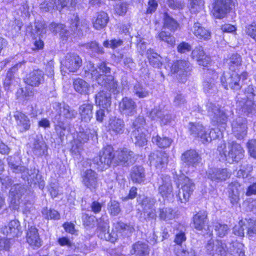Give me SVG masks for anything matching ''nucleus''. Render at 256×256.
<instances>
[{
  "instance_id": "nucleus-47",
  "label": "nucleus",
  "mask_w": 256,
  "mask_h": 256,
  "mask_svg": "<svg viewBox=\"0 0 256 256\" xmlns=\"http://www.w3.org/2000/svg\"><path fill=\"white\" fill-rule=\"evenodd\" d=\"M158 218L160 220L168 221L175 218L176 212L170 207L160 208L158 210Z\"/></svg>"
},
{
  "instance_id": "nucleus-8",
  "label": "nucleus",
  "mask_w": 256,
  "mask_h": 256,
  "mask_svg": "<svg viewBox=\"0 0 256 256\" xmlns=\"http://www.w3.org/2000/svg\"><path fill=\"white\" fill-rule=\"evenodd\" d=\"M92 76H94V80L96 81L98 84L103 86L108 90L114 93H116L118 90V82L114 80L113 76L111 75H103L98 74L96 70H93L92 73Z\"/></svg>"
},
{
  "instance_id": "nucleus-42",
  "label": "nucleus",
  "mask_w": 256,
  "mask_h": 256,
  "mask_svg": "<svg viewBox=\"0 0 256 256\" xmlns=\"http://www.w3.org/2000/svg\"><path fill=\"white\" fill-rule=\"evenodd\" d=\"M52 121L54 124L55 130L60 138L62 140L66 132V126L60 116H54Z\"/></svg>"
},
{
  "instance_id": "nucleus-17",
  "label": "nucleus",
  "mask_w": 256,
  "mask_h": 256,
  "mask_svg": "<svg viewBox=\"0 0 256 256\" xmlns=\"http://www.w3.org/2000/svg\"><path fill=\"white\" fill-rule=\"evenodd\" d=\"M44 81V74L40 70H34L28 74L24 78V82L32 87H38Z\"/></svg>"
},
{
  "instance_id": "nucleus-54",
  "label": "nucleus",
  "mask_w": 256,
  "mask_h": 256,
  "mask_svg": "<svg viewBox=\"0 0 256 256\" xmlns=\"http://www.w3.org/2000/svg\"><path fill=\"white\" fill-rule=\"evenodd\" d=\"M34 90L30 86H26L24 88H21L18 91V94H19L18 98L26 102L30 100L34 95Z\"/></svg>"
},
{
  "instance_id": "nucleus-1",
  "label": "nucleus",
  "mask_w": 256,
  "mask_h": 256,
  "mask_svg": "<svg viewBox=\"0 0 256 256\" xmlns=\"http://www.w3.org/2000/svg\"><path fill=\"white\" fill-rule=\"evenodd\" d=\"M6 160L9 169L13 173L21 174V178L24 180L34 184H38L40 188H44V181L42 180V176L38 174V170L35 168L28 170L22 165L21 158L16 155L8 156Z\"/></svg>"
},
{
  "instance_id": "nucleus-7",
  "label": "nucleus",
  "mask_w": 256,
  "mask_h": 256,
  "mask_svg": "<svg viewBox=\"0 0 256 256\" xmlns=\"http://www.w3.org/2000/svg\"><path fill=\"white\" fill-rule=\"evenodd\" d=\"M220 81L224 87L234 90H240L242 86L240 76L235 72H225L221 76Z\"/></svg>"
},
{
  "instance_id": "nucleus-23",
  "label": "nucleus",
  "mask_w": 256,
  "mask_h": 256,
  "mask_svg": "<svg viewBox=\"0 0 256 256\" xmlns=\"http://www.w3.org/2000/svg\"><path fill=\"white\" fill-rule=\"evenodd\" d=\"M181 160L189 166L196 167L201 162L202 158L195 150H190L182 154Z\"/></svg>"
},
{
  "instance_id": "nucleus-28",
  "label": "nucleus",
  "mask_w": 256,
  "mask_h": 256,
  "mask_svg": "<svg viewBox=\"0 0 256 256\" xmlns=\"http://www.w3.org/2000/svg\"><path fill=\"white\" fill-rule=\"evenodd\" d=\"M148 116L152 120L160 121L166 124L170 121L171 116L166 110H162L160 108H154L148 113Z\"/></svg>"
},
{
  "instance_id": "nucleus-25",
  "label": "nucleus",
  "mask_w": 256,
  "mask_h": 256,
  "mask_svg": "<svg viewBox=\"0 0 256 256\" xmlns=\"http://www.w3.org/2000/svg\"><path fill=\"white\" fill-rule=\"evenodd\" d=\"M13 117L16 122V126L20 132H26L30 129V120L25 114L16 111L14 113Z\"/></svg>"
},
{
  "instance_id": "nucleus-58",
  "label": "nucleus",
  "mask_w": 256,
  "mask_h": 256,
  "mask_svg": "<svg viewBox=\"0 0 256 256\" xmlns=\"http://www.w3.org/2000/svg\"><path fill=\"white\" fill-rule=\"evenodd\" d=\"M214 229L216 232V235L220 238H223L228 234L229 228L227 224L216 223L214 225Z\"/></svg>"
},
{
  "instance_id": "nucleus-61",
  "label": "nucleus",
  "mask_w": 256,
  "mask_h": 256,
  "mask_svg": "<svg viewBox=\"0 0 256 256\" xmlns=\"http://www.w3.org/2000/svg\"><path fill=\"white\" fill-rule=\"evenodd\" d=\"M42 214L44 216V218L46 219L58 220L60 218V214L58 212L54 209L48 208H43Z\"/></svg>"
},
{
  "instance_id": "nucleus-9",
  "label": "nucleus",
  "mask_w": 256,
  "mask_h": 256,
  "mask_svg": "<svg viewBox=\"0 0 256 256\" xmlns=\"http://www.w3.org/2000/svg\"><path fill=\"white\" fill-rule=\"evenodd\" d=\"M134 152L126 148L118 149L116 152L114 164L127 166L134 163L136 159Z\"/></svg>"
},
{
  "instance_id": "nucleus-62",
  "label": "nucleus",
  "mask_w": 256,
  "mask_h": 256,
  "mask_svg": "<svg viewBox=\"0 0 256 256\" xmlns=\"http://www.w3.org/2000/svg\"><path fill=\"white\" fill-rule=\"evenodd\" d=\"M206 252L212 256H216L217 250V240L212 238L208 241L205 246Z\"/></svg>"
},
{
  "instance_id": "nucleus-51",
  "label": "nucleus",
  "mask_w": 256,
  "mask_h": 256,
  "mask_svg": "<svg viewBox=\"0 0 256 256\" xmlns=\"http://www.w3.org/2000/svg\"><path fill=\"white\" fill-rule=\"evenodd\" d=\"M56 10L61 11L64 9L68 10H72L76 6L78 2L77 0H56Z\"/></svg>"
},
{
  "instance_id": "nucleus-27",
  "label": "nucleus",
  "mask_w": 256,
  "mask_h": 256,
  "mask_svg": "<svg viewBox=\"0 0 256 256\" xmlns=\"http://www.w3.org/2000/svg\"><path fill=\"white\" fill-rule=\"evenodd\" d=\"M149 160L151 164L158 168H163L168 162V156L162 151H156L149 156Z\"/></svg>"
},
{
  "instance_id": "nucleus-16",
  "label": "nucleus",
  "mask_w": 256,
  "mask_h": 256,
  "mask_svg": "<svg viewBox=\"0 0 256 256\" xmlns=\"http://www.w3.org/2000/svg\"><path fill=\"white\" fill-rule=\"evenodd\" d=\"M82 184L91 190L96 188L98 186V174L91 168L83 170L81 173Z\"/></svg>"
},
{
  "instance_id": "nucleus-32",
  "label": "nucleus",
  "mask_w": 256,
  "mask_h": 256,
  "mask_svg": "<svg viewBox=\"0 0 256 256\" xmlns=\"http://www.w3.org/2000/svg\"><path fill=\"white\" fill-rule=\"evenodd\" d=\"M33 154L37 156H41L46 155L48 147L42 138H40L38 136L34 140L31 146Z\"/></svg>"
},
{
  "instance_id": "nucleus-21",
  "label": "nucleus",
  "mask_w": 256,
  "mask_h": 256,
  "mask_svg": "<svg viewBox=\"0 0 256 256\" xmlns=\"http://www.w3.org/2000/svg\"><path fill=\"white\" fill-rule=\"evenodd\" d=\"M208 213L206 210H200L193 216V226L198 230L208 228Z\"/></svg>"
},
{
  "instance_id": "nucleus-46",
  "label": "nucleus",
  "mask_w": 256,
  "mask_h": 256,
  "mask_svg": "<svg viewBox=\"0 0 256 256\" xmlns=\"http://www.w3.org/2000/svg\"><path fill=\"white\" fill-rule=\"evenodd\" d=\"M241 56L238 54H233L225 61V65L230 70L234 72L236 68L241 64Z\"/></svg>"
},
{
  "instance_id": "nucleus-14",
  "label": "nucleus",
  "mask_w": 256,
  "mask_h": 256,
  "mask_svg": "<svg viewBox=\"0 0 256 256\" xmlns=\"http://www.w3.org/2000/svg\"><path fill=\"white\" fill-rule=\"evenodd\" d=\"M248 121L246 118L238 116L232 122V131L237 139L242 140L247 134Z\"/></svg>"
},
{
  "instance_id": "nucleus-39",
  "label": "nucleus",
  "mask_w": 256,
  "mask_h": 256,
  "mask_svg": "<svg viewBox=\"0 0 256 256\" xmlns=\"http://www.w3.org/2000/svg\"><path fill=\"white\" fill-rule=\"evenodd\" d=\"M109 128L116 134H122L125 130V124L124 120L114 117L110 120Z\"/></svg>"
},
{
  "instance_id": "nucleus-60",
  "label": "nucleus",
  "mask_w": 256,
  "mask_h": 256,
  "mask_svg": "<svg viewBox=\"0 0 256 256\" xmlns=\"http://www.w3.org/2000/svg\"><path fill=\"white\" fill-rule=\"evenodd\" d=\"M108 210L110 215L118 216L121 211L120 204L116 200H111L108 204Z\"/></svg>"
},
{
  "instance_id": "nucleus-35",
  "label": "nucleus",
  "mask_w": 256,
  "mask_h": 256,
  "mask_svg": "<svg viewBox=\"0 0 256 256\" xmlns=\"http://www.w3.org/2000/svg\"><path fill=\"white\" fill-rule=\"evenodd\" d=\"M108 21L109 17L107 13L104 11L100 12L93 18V26L95 29L100 30L107 26Z\"/></svg>"
},
{
  "instance_id": "nucleus-49",
  "label": "nucleus",
  "mask_w": 256,
  "mask_h": 256,
  "mask_svg": "<svg viewBox=\"0 0 256 256\" xmlns=\"http://www.w3.org/2000/svg\"><path fill=\"white\" fill-rule=\"evenodd\" d=\"M237 104L240 107L242 110L246 114H252L255 112L254 108V103L252 100L247 98H242L241 100H238Z\"/></svg>"
},
{
  "instance_id": "nucleus-55",
  "label": "nucleus",
  "mask_w": 256,
  "mask_h": 256,
  "mask_svg": "<svg viewBox=\"0 0 256 256\" xmlns=\"http://www.w3.org/2000/svg\"><path fill=\"white\" fill-rule=\"evenodd\" d=\"M50 30L56 33H60L62 36H68L70 32L66 29V27L62 24L52 22L50 26Z\"/></svg>"
},
{
  "instance_id": "nucleus-37",
  "label": "nucleus",
  "mask_w": 256,
  "mask_h": 256,
  "mask_svg": "<svg viewBox=\"0 0 256 256\" xmlns=\"http://www.w3.org/2000/svg\"><path fill=\"white\" fill-rule=\"evenodd\" d=\"M132 180L135 183L140 184L145 180V172L144 168L140 166H134L130 172Z\"/></svg>"
},
{
  "instance_id": "nucleus-29",
  "label": "nucleus",
  "mask_w": 256,
  "mask_h": 256,
  "mask_svg": "<svg viewBox=\"0 0 256 256\" xmlns=\"http://www.w3.org/2000/svg\"><path fill=\"white\" fill-rule=\"evenodd\" d=\"M243 188L237 182H231L229 185L228 198L232 205L237 204L240 200V194Z\"/></svg>"
},
{
  "instance_id": "nucleus-5",
  "label": "nucleus",
  "mask_w": 256,
  "mask_h": 256,
  "mask_svg": "<svg viewBox=\"0 0 256 256\" xmlns=\"http://www.w3.org/2000/svg\"><path fill=\"white\" fill-rule=\"evenodd\" d=\"M206 107L214 124H225L228 121V116L224 108H221L215 103L208 102Z\"/></svg>"
},
{
  "instance_id": "nucleus-11",
  "label": "nucleus",
  "mask_w": 256,
  "mask_h": 256,
  "mask_svg": "<svg viewBox=\"0 0 256 256\" xmlns=\"http://www.w3.org/2000/svg\"><path fill=\"white\" fill-rule=\"evenodd\" d=\"M82 60L76 54L69 52L66 54L64 59L62 62V70L75 72L82 66Z\"/></svg>"
},
{
  "instance_id": "nucleus-33",
  "label": "nucleus",
  "mask_w": 256,
  "mask_h": 256,
  "mask_svg": "<svg viewBox=\"0 0 256 256\" xmlns=\"http://www.w3.org/2000/svg\"><path fill=\"white\" fill-rule=\"evenodd\" d=\"M150 251V248L146 243L138 241L132 245L130 252L135 256H149Z\"/></svg>"
},
{
  "instance_id": "nucleus-52",
  "label": "nucleus",
  "mask_w": 256,
  "mask_h": 256,
  "mask_svg": "<svg viewBox=\"0 0 256 256\" xmlns=\"http://www.w3.org/2000/svg\"><path fill=\"white\" fill-rule=\"evenodd\" d=\"M230 247L232 254L234 256H246L244 245L238 241L232 242Z\"/></svg>"
},
{
  "instance_id": "nucleus-26",
  "label": "nucleus",
  "mask_w": 256,
  "mask_h": 256,
  "mask_svg": "<svg viewBox=\"0 0 256 256\" xmlns=\"http://www.w3.org/2000/svg\"><path fill=\"white\" fill-rule=\"evenodd\" d=\"M26 242L33 248H38L42 246L38 230L34 226L28 228L26 232Z\"/></svg>"
},
{
  "instance_id": "nucleus-20",
  "label": "nucleus",
  "mask_w": 256,
  "mask_h": 256,
  "mask_svg": "<svg viewBox=\"0 0 256 256\" xmlns=\"http://www.w3.org/2000/svg\"><path fill=\"white\" fill-rule=\"evenodd\" d=\"M218 78V74L216 71L208 70L206 78L203 82V89L206 93L214 94L216 92L215 82Z\"/></svg>"
},
{
  "instance_id": "nucleus-22",
  "label": "nucleus",
  "mask_w": 256,
  "mask_h": 256,
  "mask_svg": "<svg viewBox=\"0 0 256 256\" xmlns=\"http://www.w3.org/2000/svg\"><path fill=\"white\" fill-rule=\"evenodd\" d=\"M208 178L217 182L225 180L230 176L227 168H210L206 172Z\"/></svg>"
},
{
  "instance_id": "nucleus-45",
  "label": "nucleus",
  "mask_w": 256,
  "mask_h": 256,
  "mask_svg": "<svg viewBox=\"0 0 256 256\" xmlns=\"http://www.w3.org/2000/svg\"><path fill=\"white\" fill-rule=\"evenodd\" d=\"M162 20L163 27L168 29L171 32L176 31L179 26L178 22L167 12L164 13Z\"/></svg>"
},
{
  "instance_id": "nucleus-64",
  "label": "nucleus",
  "mask_w": 256,
  "mask_h": 256,
  "mask_svg": "<svg viewBox=\"0 0 256 256\" xmlns=\"http://www.w3.org/2000/svg\"><path fill=\"white\" fill-rule=\"evenodd\" d=\"M56 0H46L40 5V8L44 11L48 12L56 9L57 2Z\"/></svg>"
},
{
  "instance_id": "nucleus-48",
  "label": "nucleus",
  "mask_w": 256,
  "mask_h": 256,
  "mask_svg": "<svg viewBox=\"0 0 256 256\" xmlns=\"http://www.w3.org/2000/svg\"><path fill=\"white\" fill-rule=\"evenodd\" d=\"M82 46L87 50L88 52L92 55H95L96 54H102L104 53L103 48L100 46L96 41L84 43Z\"/></svg>"
},
{
  "instance_id": "nucleus-36",
  "label": "nucleus",
  "mask_w": 256,
  "mask_h": 256,
  "mask_svg": "<svg viewBox=\"0 0 256 256\" xmlns=\"http://www.w3.org/2000/svg\"><path fill=\"white\" fill-rule=\"evenodd\" d=\"M94 106L92 104L86 103L80 106L78 112L82 121L86 122H90L93 116Z\"/></svg>"
},
{
  "instance_id": "nucleus-24",
  "label": "nucleus",
  "mask_w": 256,
  "mask_h": 256,
  "mask_svg": "<svg viewBox=\"0 0 256 256\" xmlns=\"http://www.w3.org/2000/svg\"><path fill=\"white\" fill-rule=\"evenodd\" d=\"M56 106L58 109L56 110V114L54 116H60L63 122H66V120H72L77 116V112L68 104H58Z\"/></svg>"
},
{
  "instance_id": "nucleus-15",
  "label": "nucleus",
  "mask_w": 256,
  "mask_h": 256,
  "mask_svg": "<svg viewBox=\"0 0 256 256\" xmlns=\"http://www.w3.org/2000/svg\"><path fill=\"white\" fill-rule=\"evenodd\" d=\"M111 64L105 62H101L98 64L96 68L94 66L93 63L88 62L87 64L86 67L84 68V72L86 76L94 80V76H92V72L93 70H96L98 74L107 75L110 74L111 71L110 68Z\"/></svg>"
},
{
  "instance_id": "nucleus-59",
  "label": "nucleus",
  "mask_w": 256,
  "mask_h": 256,
  "mask_svg": "<svg viewBox=\"0 0 256 256\" xmlns=\"http://www.w3.org/2000/svg\"><path fill=\"white\" fill-rule=\"evenodd\" d=\"M26 189L24 185L14 184L10 189V193L13 196L20 198L26 192Z\"/></svg>"
},
{
  "instance_id": "nucleus-31",
  "label": "nucleus",
  "mask_w": 256,
  "mask_h": 256,
  "mask_svg": "<svg viewBox=\"0 0 256 256\" xmlns=\"http://www.w3.org/2000/svg\"><path fill=\"white\" fill-rule=\"evenodd\" d=\"M21 64V63L16 64L8 70L4 82V86L6 90H12V86L14 85L15 74L18 70V67L20 66Z\"/></svg>"
},
{
  "instance_id": "nucleus-53",
  "label": "nucleus",
  "mask_w": 256,
  "mask_h": 256,
  "mask_svg": "<svg viewBox=\"0 0 256 256\" xmlns=\"http://www.w3.org/2000/svg\"><path fill=\"white\" fill-rule=\"evenodd\" d=\"M152 141L159 148H166L171 144L172 140L166 136H160L157 135L152 138Z\"/></svg>"
},
{
  "instance_id": "nucleus-44",
  "label": "nucleus",
  "mask_w": 256,
  "mask_h": 256,
  "mask_svg": "<svg viewBox=\"0 0 256 256\" xmlns=\"http://www.w3.org/2000/svg\"><path fill=\"white\" fill-rule=\"evenodd\" d=\"M75 90L82 94H88L90 90V85L82 78H76L73 82Z\"/></svg>"
},
{
  "instance_id": "nucleus-57",
  "label": "nucleus",
  "mask_w": 256,
  "mask_h": 256,
  "mask_svg": "<svg viewBox=\"0 0 256 256\" xmlns=\"http://www.w3.org/2000/svg\"><path fill=\"white\" fill-rule=\"evenodd\" d=\"M132 92L139 98H146L149 94L148 90L139 83H136L134 86Z\"/></svg>"
},
{
  "instance_id": "nucleus-56",
  "label": "nucleus",
  "mask_w": 256,
  "mask_h": 256,
  "mask_svg": "<svg viewBox=\"0 0 256 256\" xmlns=\"http://www.w3.org/2000/svg\"><path fill=\"white\" fill-rule=\"evenodd\" d=\"M156 38L171 46L174 44L176 42L175 38L170 32L165 30L160 32Z\"/></svg>"
},
{
  "instance_id": "nucleus-18",
  "label": "nucleus",
  "mask_w": 256,
  "mask_h": 256,
  "mask_svg": "<svg viewBox=\"0 0 256 256\" xmlns=\"http://www.w3.org/2000/svg\"><path fill=\"white\" fill-rule=\"evenodd\" d=\"M121 113L126 116H132L136 113L137 105L131 98L125 96L119 103Z\"/></svg>"
},
{
  "instance_id": "nucleus-40",
  "label": "nucleus",
  "mask_w": 256,
  "mask_h": 256,
  "mask_svg": "<svg viewBox=\"0 0 256 256\" xmlns=\"http://www.w3.org/2000/svg\"><path fill=\"white\" fill-rule=\"evenodd\" d=\"M193 34L200 39L208 40L210 38V32L198 22H195L192 28Z\"/></svg>"
},
{
  "instance_id": "nucleus-63",
  "label": "nucleus",
  "mask_w": 256,
  "mask_h": 256,
  "mask_svg": "<svg viewBox=\"0 0 256 256\" xmlns=\"http://www.w3.org/2000/svg\"><path fill=\"white\" fill-rule=\"evenodd\" d=\"M228 248L226 244L222 240H217V250L216 256H226Z\"/></svg>"
},
{
  "instance_id": "nucleus-50",
  "label": "nucleus",
  "mask_w": 256,
  "mask_h": 256,
  "mask_svg": "<svg viewBox=\"0 0 256 256\" xmlns=\"http://www.w3.org/2000/svg\"><path fill=\"white\" fill-rule=\"evenodd\" d=\"M96 134V132L93 130L88 129L84 132H80L77 134L75 142L82 145V144L86 142L90 138H92Z\"/></svg>"
},
{
  "instance_id": "nucleus-12",
  "label": "nucleus",
  "mask_w": 256,
  "mask_h": 256,
  "mask_svg": "<svg viewBox=\"0 0 256 256\" xmlns=\"http://www.w3.org/2000/svg\"><path fill=\"white\" fill-rule=\"evenodd\" d=\"M70 28L78 36H82L89 30V22L86 20H80L78 14H74L71 18Z\"/></svg>"
},
{
  "instance_id": "nucleus-43",
  "label": "nucleus",
  "mask_w": 256,
  "mask_h": 256,
  "mask_svg": "<svg viewBox=\"0 0 256 256\" xmlns=\"http://www.w3.org/2000/svg\"><path fill=\"white\" fill-rule=\"evenodd\" d=\"M146 54L150 64L156 68H160L162 66V58L154 50L149 48L146 50Z\"/></svg>"
},
{
  "instance_id": "nucleus-6",
  "label": "nucleus",
  "mask_w": 256,
  "mask_h": 256,
  "mask_svg": "<svg viewBox=\"0 0 256 256\" xmlns=\"http://www.w3.org/2000/svg\"><path fill=\"white\" fill-rule=\"evenodd\" d=\"M236 0H215L213 4L214 16L219 19L224 18L234 7Z\"/></svg>"
},
{
  "instance_id": "nucleus-3",
  "label": "nucleus",
  "mask_w": 256,
  "mask_h": 256,
  "mask_svg": "<svg viewBox=\"0 0 256 256\" xmlns=\"http://www.w3.org/2000/svg\"><path fill=\"white\" fill-rule=\"evenodd\" d=\"M218 150L222 157L224 156L230 164L238 162L244 156L242 148L240 144L234 142L229 144L228 148L224 145V148L221 146L218 148Z\"/></svg>"
},
{
  "instance_id": "nucleus-19",
  "label": "nucleus",
  "mask_w": 256,
  "mask_h": 256,
  "mask_svg": "<svg viewBox=\"0 0 256 256\" xmlns=\"http://www.w3.org/2000/svg\"><path fill=\"white\" fill-rule=\"evenodd\" d=\"M159 182L158 193L162 196L168 198L173 196V187L170 177L168 175H162Z\"/></svg>"
},
{
  "instance_id": "nucleus-41",
  "label": "nucleus",
  "mask_w": 256,
  "mask_h": 256,
  "mask_svg": "<svg viewBox=\"0 0 256 256\" xmlns=\"http://www.w3.org/2000/svg\"><path fill=\"white\" fill-rule=\"evenodd\" d=\"M142 130V129L134 130L130 134L132 142L138 146H144L147 143L146 134Z\"/></svg>"
},
{
  "instance_id": "nucleus-13",
  "label": "nucleus",
  "mask_w": 256,
  "mask_h": 256,
  "mask_svg": "<svg viewBox=\"0 0 256 256\" xmlns=\"http://www.w3.org/2000/svg\"><path fill=\"white\" fill-rule=\"evenodd\" d=\"M191 70L192 66L189 62L184 60H176L172 66V72L178 74V78L182 83L186 82V76Z\"/></svg>"
},
{
  "instance_id": "nucleus-2",
  "label": "nucleus",
  "mask_w": 256,
  "mask_h": 256,
  "mask_svg": "<svg viewBox=\"0 0 256 256\" xmlns=\"http://www.w3.org/2000/svg\"><path fill=\"white\" fill-rule=\"evenodd\" d=\"M116 154L112 146L108 145L103 148L99 152L98 156L94 158V166L98 170L103 171L114 164Z\"/></svg>"
},
{
  "instance_id": "nucleus-30",
  "label": "nucleus",
  "mask_w": 256,
  "mask_h": 256,
  "mask_svg": "<svg viewBox=\"0 0 256 256\" xmlns=\"http://www.w3.org/2000/svg\"><path fill=\"white\" fill-rule=\"evenodd\" d=\"M2 231L4 234L10 236V238L18 237L22 232V228L18 220H11L8 226L3 228Z\"/></svg>"
},
{
  "instance_id": "nucleus-4",
  "label": "nucleus",
  "mask_w": 256,
  "mask_h": 256,
  "mask_svg": "<svg viewBox=\"0 0 256 256\" xmlns=\"http://www.w3.org/2000/svg\"><path fill=\"white\" fill-rule=\"evenodd\" d=\"M177 178L176 184L178 186H182L179 190L177 196L182 203L187 202L195 188V185L192 180L186 176L184 174L178 176L176 175Z\"/></svg>"
},
{
  "instance_id": "nucleus-10",
  "label": "nucleus",
  "mask_w": 256,
  "mask_h": 256,
  "mask_svg": "<svg viewBox=\"0 0 256 256\" xmlns=\"http://www.w3.org/2000/svg\"><path fill=\"white\" fill-rule=\"evenodd\" d=\"M96 220L98 230V237L100 239L105 240L112 243L115 242L118 239V234L113 230L110 232L108 230V220H105L104 218H100Z\"/></svg>"
},
{
  "instance_id": "nucleus-38",
  "label": "nucleus",
  "mask_w": 256,
  "mask_h": 256,
  "mask_svg": "<svg viewBox=\"0 0 256 256\" xmlns=\"http://www.w3.org/2000/svg\"><path fill=\"white\" fill-rule=\"evenodd\" d=\"M189 131L192 136L200 138L202 142L203 138L206 136V131L205 128L203 125L200 122H190Z\"/></svg>"
},
{
  "instance_id": "nucleus-34",
  "label": "nucleus",
  "mask_w": 256,
  "mask_h": 256,
  "mask_svg": "<svg viewBox=\"0 0 256 256\" xmlns=\"http://www.w3.org/2000/svg\"><path fill=\"white\" fill-rule=\"evenodd\" d=\"M96 104L104 108H107L111 105V93L103 89L95 95Z\"/></svg>"
}]
</instances>
